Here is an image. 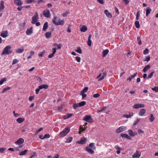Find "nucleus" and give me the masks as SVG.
I'll return each mask as SVG.
<instances>
[{
	"instance_id": "obj_1",
	"label": "nucleus",
	"mask_w": 158,
	"mask_h": 158,
	"mask_svg": "<svg viewBox=\"0 0 158 158\" xmlns=\"http://www.w3.org/2000/svg\"><path fill=\"white\" fill-rule=\"evenodd\" d=\"M95 144L94 143H90L88 146L85 147V150L86 152L90 154H94V150H95L96 148Z\"/></svg>"
},
{
	"instance_id": "obj_2",
	"label": "nucleus",
	"mask_w": 158,
	"mask_h": 158,
	"mask_svg": "<svg viewBox=\"0 0 158 158\" xmlns=\"http://www.w3.org/2000/svg\"><path fill=\"white\" fill-rule=\"evenodd\" d=\"M52 22L56 25H63L64 23V19H60L56 16L54 17L52 19Z\"/></svg>"
},
{
	"instance_id": "obj_3",
	"label": "nucleus",
	"mask_w": 158,
	"mask_h": 158,
	"mask_svg": "<svg viewBox=\"0 0 158 158\" xmlns=\"http://www.w3.org/2000/svg\"><path fill=\"white\" fill-rule=\"evenodd\" d=\"M11 46L10 45H8L6 46L4 49L2 55H8L11 53L12 52V51L11 49Z\"/></svg>"
},
{
	"instance_id": "obj_4",
	"label": "nucleus",
	"mask_w": 158,
	"mask_h": 158,
	"mask_svg": "<svg viewBox=\"0 0 158 158\" xmlns=\"http://www.w3.org/2000/svg\"><path fill=\"white\" fill-rule=\"evenodd\" d=\"M107 73L106 72L101 73L98 76L97 79H98V81H100L103 80L106 76Z\"/></svg>"
},
{
	"instance_id": "obj_5",
	"label": "nucleus",
	"mask_w": 158,
	"mask_h": 158,
	"mask_svg": "<svg viewBox=\"0 0 158 158\" xmlns=\"http://www.w3.org/2000/svg\"><path fill=\"white\" fill-rule=\"evenodd\" d=\"M70 129L68 127H66L60 133L61 137H62L65 136L69 131Z\"/></svg>"
},
{
	"instance_id": "obj_6",
	"label": "nucleus",
	"mask_w": 158,
	"mask_h": 158,
	"mask_svg": "<svg viewBox=\"0 0 158 158\" xmlns=\"http://www.w3.org/2000/svg\"><path fill=\"white\" fill-rule=\"evenodd\" d=\"M39 18V15L37 12H35L34 15L32 17V21L31 23L34 24L38 21Z\"/></svg>"
},
{
	"instance_id": "obj_7",
	"label": "nucleus",
	"mask_w": 158,
	"mask_h": 158,
	"mask_svg": "<svg viewBox=\"0 0 158 158\" xmlns=\"http://www.w3.org/2000/svg\"><path fill=\"white\" fill-rule=\"evenodd\" d=\"M83 120L89 123H91L93 122V119L90 115H86L84 117Z\"/></svg>"
},
{
	"instance_id": "obj_8",
	"label": "nucleus",
	"mask_w": 158,
	"mask_h": 158,
	"mask_svg": "<svg viewBox=\"0 0 158 158\" xmlns=\"http://www.w3.org/2000/svg\"><path fill=\"white\" fill-rule=\"evenodd\" d=\"M43 14L47 18H50L51 17V13L48 10H44L43 11Z\"/></svg>"
},
{
	"instance_id": "obj_9",
	"label": "nucleus",
	"mask_w": 158,
	"mask_h": 158,
	"mask_svg": "<svg viewBox=\"0 0 158 158\" xmlns=\"http://www.w3.org/2000/svg\"><path fill=\"white\" fill-rule=\"evenodd\" d=\"M126 129V127L125 126H121L117 128L116 130V132L117 133L125 131Z\"/></svg>"
},
{
	"instance_id": "obj_10",
	"label": "nucleus",
	"mask_w": 158,
	"mask_h": 158,
	"mask_svg": "<svg viewBox=\"0 0 158 158\" xmlns=\"http://www.w3.org/2000/svg\"><path fill=\"white\" fill-rule=\"evenodd\" d=\"M87 139L85 137L81 138L80 141H77L76 143L80 144H84L86 142Z\"/></svg>"
},
{
	"instance_id": "obj_11",
	"label": "nucleus",
	"mask_w": 158,
	"mask_h": 158,
	"mask_svg": "<svg viewBox=\"0 0 158 158\" xmlns=\"http://www.w3.org/2000/svg\"><path fill=\"white\" fill-rule=\"evenodd\" d=\"M8 35V32L7 30L2 31L0 33V36L3 38H6Z\"/></svg>"
},
{
	"instance_id": "obj_12",
	"label": "nucleus",
	"mask_w": 158,
	"mask_h": 158,
	"mask_svg": "<svg viewBox=\"0 0 158 158\" xmlns=\"http://www.w3.org/2000/svg\"><path fill=\"white\" fill-rule=\"evenodd\" d=\"M128 133L130 136L132 137H134L135 135H136L137 134V132H134L131 130H128Z\"/></svg>"
},
{
	"instance_id": "obj_13",
	"label": "nucleus",
	"mask_w": 158,
	"mask_h": 158,
	"mask_svg": "<svg viewBox=\"0 0 158 158\" xmlns=\"http://www.w3.org/2000/svg\"><path fill=\"white\" fill-rule=\"evenodd\" d=\"M144 107V105L143 104H137L134 105L133 107L134 108L137 109L139 108Z\"/></svg>"
},
{
	"instance_id": "obj_14",
	"label": "nucleus",
	"mask_w": 158,
	"mask_h": 158,
	"mask_svg": "<svg viewBox=\"0 0 158 158\" xmlns=\"http://www.w3.org/2000/svg\"><path fill=\"white\" fill-rule=\"evenodd\" d=\"M24 140L23 138H21L18 139L15 142V143L17 145H20L23 143Z\"/></svg>"
},
{
	"instance_id": "obj_15",
	"label": "nucleus",
	"mask_w": 158,
	"mask_h": 158,
	"mask_svg": "<svg viewBox=\"0 0 158 158\" xmlns=\"http://www.w3.org/2000/svg\"><path fill=\"white\" fill-rule=\"evenodd\" d=\"M141 155L140 152L137 151L133 156L132 158H139Z\"/></svg>"
},
{
	"instance_id": "obj_16",
	"label": "nucleus",
	"mask_w": 158,
	"mask_h": 158,
	"mask_svg": "<svg viewBox=\"0 0 158 158\" xmlns=\"http://www.w3.org/2000/svg\"><path fill=\"white\" fill-rule=\"evenodd\" d=\"M14 2L17 5L20 6L23 4L21 0H14Z\"/></svg>"
},
{
	"instance_id": "obj_17",
	"label": "nucleus",
	"mask_w": 158,
	"mask_h": 158,
	"mask_svg": "<svg viewBox=\"0 0 158 158\" xmlns=\"http://www.w3.org/2000/svg\"><path fill=\"white\" fill-rule=\"evenodd\" d=\"M33 33V28L31 27L30 29H27L26 31V34L27 35H30Z\"/></svg>"
},
{
	"instance_id": "obj_18",
	"label": "nucleus",
	"mask_w": 158,
	"mask_h": 158,
	"mask_svg": "<svg viewBox=\"0 0 158 158\" xmlns=\"http://www.w3.org/2000/svg\"><path fill=\"white\" fill-rule=\"evenodd\" d=\"M104 13L108 17L110 18L112 17V15L111 13L109 12L108 10H105Z\"/></svg>"
},
{
	"instance_id": "obj_19",
	"label": "nucleus",
	"mask_w": 158,
	"mask_h": 158,
	"mask_svg": "<svg viewBox=\"0 0 158 158\" xmlns=\"http://www.w3.org/2000/svg\"><path fill=\"white\" fill-rule=\"evenodd\" d=\"M87 30V27L85 25H83L81 26L80 29V31L81 32H85Z\"/></svg>"
},
{
	"instance_id": "obj_20",
	"label": "nucleus",
	"mask_w": 158,
	"mask_h": 158,
	"mask_svg": "<svg viewBox=\"0 0 158 158\" xmlns=\"http://www.w3.org/2000/svg\"><path fill=\"white\" fill-rule=\"evenodd\" d=\"M151 66L150 65L148 64L145 66L143 70V71L144 73H146L147 71L150 68Z\"/></svg>"
},
{
	"instance_id": "obj_21",
	"label": "nucleus",
	"mask_w": 158,
	"mask_h": 158,
	"mask_svg": "<svg viewBox=\"0 0 158 158\" xmlns=\"http://www.w3.org/2000/svg\"><path fill=\"white\" fill-rule=\"evenodd\" d=\"M48 22H46L44 24L42 30L43 31H45L46 30L48 27Z\"/></svg>"
},
{
	"instance_id": "obj_22",
	"label": "nucleus",
	"mask_w": 158,
	"mask_h": 158,
	"mask_svg": "<svg viewBox=\"0 0 158 158\" xmlns=\"http://www.w3.org/2000/svg\"><path fill=\"white\" fill-rule=\"evenodd\" d=\"M4 2L3 1H1L0 4V11H2L4 8Z\"/></svg>"
},
{
	"instance_id": "obj_23",
	"label": "nucleus",
	"mask_w": 158,
	"mask_h": 158,
	"mask_svg": "<svg viewBox=\"0 0 158 158\" xmlns=\"http://www.w3.org/2000/svg\"><path fill=\"white\" fill-rule=\"evenodd\" d=\"M25 120L24 118H19L16 119V121L19 123H21Z\"/></svg>"
},
{
	"instance_id": "obj_24",
	"label": "nucleus",
	"mask_w": 158,
	"mask_h": 158,
	"mask_svg": "<svg viewBox=\"0 0 158 158\" xmlns=\"http://www.w3.org/2000/svg\"><path fill=\"white\" fill-rule=\"evenodd\" d=\"M146 112V110L145 109H141L139 111V115L140 116L143 115Z\"/></svg>"
},
{
	"instance_id": "obj_25",
	"label": "nucleus",
	"mask_w": 158,
	"mask_h": 158,
	"mask_svg": "<svg viewBox=\"0 0 158 158\" xmlns=\"http://www.w3.org/2000/svg\"><path fill=\"white\" fill-rule=\"evenodd\" d=\"M39 86L40 89H47L48 88V86L47 84H44L41 85Z\"/></svg>"
},
{
	"instance_id": "obj_26",
	"label": "nucleus",
	"mask_w": 158,
	"mask_h": 158,
	"mask_svg": "<svg viewBox=\"0 0 158 158\" xmlns=\"http://www.w3.org/2000/svg\"><path fill=\"white\" fill-rule=\"evenodd\" d=\"M91 35H90L89 36L87 41V44L89 46H91V45L92 42L91 40Z\"/></svg>"
},
{
	"instance_id": "obj_27",
	"label": "nucleus",
	"mask_w": 158,
	"mask_h": 158,
	"mask_svg": "<svg viewBox=\"0 0 158 158\" xmlns=\"http://www.w3.org/2000/svg\"><path fill=\"white\" fill-rule=\"evenodd\" d=\"M121 136L122 137L126 138L128 139H131V138L127 134H122L121 135Z\"/></svg>"
},
{
	"instance_id": "obj_28",
	"label": "nucleus",
	"mask_w": 158,
	"mask_h": 158,
	"mask_svg": "<svg viewBox=\"0 0 158 158\" xmlns=\"http://www.w3.org/2000/svg\"><path fill=\"white\" fill-rule=\"evenodd\" d=\"M109 52V50L108 49H106L104 50L102 52V56L103 57H105L106 55Z\"/></svg>"
},
{
	"instance_id": "obj_29",
	"label": "nucleus",
	"mask_w": 158,
	"mask_h": 158,
	"mask_svg": "<svg viewBox=\"0 0 158 158\" xmlns=\"http://www.w3.org/2000/svg\"><path fill=\"white\" fill-rule=\"evenodd\" d=\"M11 88L10 87H7L4 88L2 91V93H4L6 92L8 90H10L11 89Z\"/></svg>"
},
{
	"instance_id": "obj_30",
	"label": "nucleus",
	"mask_w": 158,
	"mask_h": 158,
	"mask_svg": "<svg viewBox=\"0 0 158 158\" xmlns=\"http://www.w3.org/2000/svg\"><path fill=\"white\" fill-rule=\"evenodd\" d=\"M24 50L23 48H18L16 50V52L18 53H20L22 52Z\"/></svg>"
},
{
	"instance_id": "obj_31",
	"label": "nucleus",
	"mask_w": 158,
	"mask_h": 158,
	"mask_svg": "<svg viewBox=\"0 0 158 158\" xmlns=\"http://www.w3.org/2000/svg\"><path fill=\"white\" fill-rule=\"evenodd\" d=\"M45 53V50H43L42 51L40 52H39L38 54V56L40 57H42Z\"/></svg>"
},
{
	"instance_id": "obj_32",
	"label": "nucleus",
	"mask_w": 158,
	"mask_h": 158,
	"mask_svg": "<svg viewBox=\"0 0 158 158\" xmlns=\"http://www.w3.org/2000/svg\"><path fill=\"white\" fill-rule=\"evenodd\" d=\"M73 140V138L72 137H70L67 138L66 139V141L65 142L66 143H70Z\"/></svg>"
},
{
	"instance_id": "obj_33",
	"label": "nucleus",
	"mask_w": 158,
	"mask_h": 158,
	"mask_svg": "<svg viewBox=\"0 0 158 158\" xmlns=\"http://www.w3.org/2000/svg\"><path fill=\"white\" fill-rule=\"evenodd\" d=\"M45 36L47 38H50L51 36V32H47L45 33Z\"/></svg>"
},
{
	"instance_id": "obj_34",
	"label": "nucleus",
	"mask_w": 158,
	"mask_h": 158,
	"mask_svg": "<svg viewBox=\"0 0 158 158\" xmlns=\"http://www.w3.org/2000/svg\"><path fill=\"white\" fill-rule=\"evenodd\" d=\"M72 115V114H66L64 117V119H67L70 117H71Z\"/></svg>"
},
{
	"instance_id": "obj_35",
	"label": "nucleus",
	"mask_w": 158,
	"mask_h": 158,
	"mask_svg": "<svg viewBox=\"0 0 158 158\" xmlns=\"http://www.w3.org/2000/svg\"><path fill=\"white\" fill-rule=\"evenodd\" d=\"M28 151V150H25L23 151L20 152L19 153V155L20 156H23L25 155L27 152Z\"/></svg>"
},
{
	"instance_id": "obj_36",
	"label": "nucleus",
	"mask_w": 158,
	"mask_h": 158,
	"mask_svg": "<svg viewBox=\"0 0 158 158\" xmlns=\"http://www.w3.org/2000/svg\"><path fill=\"white\" fill-rule=\"evenodd\" d=\"M135 27L136 28H138L140 27V25L139 21H135Z\"/></svg>"
},
{
	"instance_id": "obj_37",
	"label": "nucleus",
	"mask_w": 158,
	"mask_h": 158,
	"mask_svg": "<svg viewBox=\"0 0 158 158\" xmlns=\"http://www.w3.org/2000/svg\"><path fill=\"white\" fill-rule=\"evenodd\" d=\"M75 51L76 52H77L80 54L82 53V50L81 49V48L79 47H77V49H76L75 50Z\"/></svg>"
},
{
	"instance_id": "obj_38",
	"label": "nucleus",
	"mask_w": 158,
	"mask_h": 158,
	"mask_svg": "<svg viewBox=\"0 0 158 158\" xmlns=\"http://www.w3.org/2000/svg\"><path fill=\"white\" fill-rule=\"evenodd\" d=\"M137 73H134L133 75H131V77L127 79V80L131 81L136 75Z\"/></svg>"
},
{
	"instance_id": "obj_39",
	"label": "nucleus",
	"mask_w": 158,
	"mask_h": 158,
	"mask_svg": "<svg viewBox=\"0 0 158 158\" xmlns=\"http://www.w3.org/2000/svg\"><path fill=\"white\" fill-rule=\"evenodd\" d=\"M7 80L6 78H2L0 81V85H2L3 83L5 81H6Z\"/></svg>"
},
{
	"instance_id": "obj_40",
	"label": "nucleus",
	"mask_w": 158,
	"mask_h": 158,
	"mask_svg": "<svg viewBox=\"0 0 158 158\" xmlns=\"http://www.w3.org/2000/svg\"><path fill=\"white\" fill-rule=\"evenodd\" d=\"M53 46L57 47V49H60L62 45L61 44H58L56 43H55L53 44Z\"/></svg>"
},
{
	"instance_id": "obj_41",
	"label": "nucleus",
	"mask_w": 158,
	"mask_h": 158,
	"mask_svg": "<svg viewBox=\"0 0 158 158\" xmlns=\"http://www.w3.org/2000/svg\"><path fill=\"white\" fill-rule=\"evenodd\" d=\"M149 119L151 122H152L153 121L154 119V118L152 114H151Z\"/></svg>"
},
{
	"instance_id": "obj_42",
	"label": "nucleus",
	"mask_w": 158,
	"mask_h": 158,
	"mask_svg": "<svg viewBox=\"0 0 158 158\" xmlns=\"http://www.w3.org/2000/svg\"><path fill=\"white\" fill-rule=\"evenodd\" d=\"M86 104V102L85 101H82L80 103H78L79 107L82 106H84Z\"/></svg>"
},
{
	"instance_id": "obj_43",
	"label": "nucleus",
	"mask_w": 158,
	"mask_h": 158,
	"mask_svg": "<svg viewBox=\"0 0 158 158\" xmlns=\"http://www.w3.org/2000/svg\"><path fill=\"white\" fill-rule=\"evenodd\" d=\"M88 89V88L87 87H85L83 89V90L81 92V93H84L87 91Z\"/></svg>"
},
{
	"instance_id": "obj_44",
	"label": "nucleus",
	"mask_w": 158,
	"mask_h": 158,
	"mask_svg": "<svg viewBox=\"0 0 158 158\" xmlns=\"http://www.w3.org/2000/svg\"><path fill=\"white\" fill-rule=\"evenodd\" d=\"M26 25L25 22H24L23 24H20L19 25V26L20 27L21 29H23L24 27Z\"/></svg>"
},
{
	"instance_id": "obj_45",
	"label": "nucleus",
	"mask_w": 158,
	"mask_h": 158,
	"mask_svg": "<svg viewBox=\"0 0 158 158\" xmlns=\"http://www.w3.org/2000/svg\"><path fill=\"white\" fill-rule=\"evenodd\" d=\"M151 10L150 9H147L146 11V15L147 16L150 13Z\"/></svg>"
},
{
	"instance_id": "obj_46",
	"label": "nucleus",
	"mask_w": 158,
	"mask_h": 158,
	"mask_svg": "<svg viewBox=\"0 0 158 158\" xmlns=\"http://www.w3.org/2000/svg\"><path fill=\"white\" fill-rule=\"evenodd\" d=\"M133 115V113H132L131 114H129V115H127V114L124 115H123V116L127 118H130L131 116H132Z\"/></svg>"
},
{
	"instance_id": "obj_47",
	"label": "nucleus",
	"mask_w": 158,
	"mask_h": 158,
	"mask_svg": "<svg viewBox=\"0 0 158 158\" xmlns=\"http://www.w3.org/2000/svg\"><path fill=\"white\" fill-rule=\"evenodd\" d=\"M6 149L5 148H0V152L1 153H3L4 152Z\"/></svg>"
},
{
	"instance_id": "obj_48",
	"label": "nucleus",
	"mask_w": 158,
	"mask_h": 158,
	"mask_svg": "<svg viewBox=\"0 0 158 158\" xmlns=\"http://www.w3.org/2000/svg\"><path fill=\"white\" fill-rule=\"evenodd\" d=\"M138 44L140 45L142 44V42L141 39L139 37H138L137 39Z\"/></svg>"
},
{
	"instance_id": "obj_49",
	"label": "nucleus",
	"mask_w": 158,
	"mask_h": 158,
	"mask_svg": "<svg viewBox=\"0 0 158 158\" xmlns=\"http://www.w3.org/2000/svg\"><path fill=\"white\" fill-rule=\"evenodd\" d=\"M152 90L155 91L156 92H158V86H155L153 88H152Z\"/></svg>"
},
{
	"instance_id": "obj_50",
	"label": "nucleus",
	"mask_w": 158,
	"mask_h": 158,
	"mask_svg": "<svg viewBox=\"0 0 158 158\" xmlns=\"http://www.w3.org/2000/svg\"><path fill=\"white\" fill-rule=\"evenodd\" d=\"M154 73V72H153L151 73L148 75V78H151L153 76V74Z\"/></svg>"
},
{
	"instance_id": "obj_51",
	"label": "nucleus",
	"mask_w": 158,
	"mask_h": 158,
	"mask_svg": "<svg viewBox=\"0 0 158 158\" xmlns=\"http://www.w3.org/2000/svg\"><path fill=\"white\" fill-rule=\"evenodd\" d=\"M100 96L99 94H96L93 95V97L94 98H97Z\"/></svg>"
},
{
	"instance_id": "obj_52",
	"label": "nucleus",
	"mask_w": 158,
	"mask_h": 158,
	"mask_svg": "<svg viewBox=\"0 0 158 158\" xmlns=\"http://www.w3.org/2000/svg\"><path fill=\"white\" fill-rule=\"evenodd\" d=\"M79 104L78 103H76V104H74V105H73V108L74 109H76L77 107H79Z\"/></svg>"
},
{
	"instance_id": "obj_53",
	"label": "nucleus",
	"mask_w": 158,
	"mask_h": 158,
	"mask_svg": "<svg viewBox=\"0 0 158 158\" xmlns=\"http://www.w3.org/2000/svg\"><path fill=\"white\" fill-rule=\"evenodd\" d=\"M76 60L78 62H80L81 60V58L78 56H76L75 57Z\"/></svg>"
},
{
	"instance_id": "obj_54",
	"label": "nucleus",
	"mask_w": 158,
	"mask_h": 158,
	"mask_svg": "<svg viewBox=\"0 0 158 158\" xmlns=\"http://www.w3.org/2000/svg\"><path fill=\"white\" fill-rule=\"evenodd\" d=\"M18 61H19L18 60L16 59H14L13 61L12 64H14L16 63H17V62H18Z\"/></svg>"
},
{
	"instance_id": "obj_55",
	"label": "nucleus",
	"mask_w": 158,
	"mask_h": 158,
	"mask_svg": "<svg viewBox=\"0 0 158 158\" xmlns=\"http://www.w3.org/2000/svg\"><path fill=\"white\" fill-rule=\"evenodd\" d=\"M148 53V50L147 48H146L143 51V53L145 55L147 54Z\"/></svg>"
},
{
	"instance_id": "obj_56",
	"label": "nucleus",
	"mask_w": 158,
	"mask_h": 158,
	"mask_svg": "<svg viewBox=\"0 0 158 158\" xmlns=\"http://www.w3.org/2000/svg\"><path fill=\"white\" fill-rule=\"evenodd\" d=\"M50 137V135L49 134H45L44 136V139L45 138H49Z\"/></svg>"
},
{
	"instance_id": "obj_57",
	"label": "nucleus",
	"mask_w": 158,
	"mask_h": 158,
	"mask_svg": "<svg viewBox=\"0 0 158 158\" xmlns=\"http://www.w3.org/2000/svg\"><path fill=\"white\" fill-rule=\"evenodd\" d=\"M34 98V96H30L29 97L28 100L30 101L31 102Z\"/></svg>"
},
{
	"instance_id": "obj_58",
	"label": "nucleus",
	"mask_w": 158,
	"mask_h": 158,
	"mask_svg": "<svg viewBox=\"0 0 158 158\" xmlns=\"http://www.w3.org/2000/svg\"><path fill=\"white\" fill-rule=\"evenodd\" d=\"M69 13V12L66 11L64 13L62 14V16L64 17H65Z\"/></svg>"
},
{
	"instance_id": "obj_59",
	"label": "nucleus",
	"mask_w": 158,
	"mask_h": 158,
	"mask_svg": "<svg viewBox=\"0 0 158 158\" xmlns=\"http://www.w3.org/2000/svg\"><path fill=\"white\" fill-rule=\"evenodd\" d=\"M52 50L53 52L52 53L55 54L56 51V48H52Z\"/></svg>"
},
{
	"instance_id": "obj_60",
	"label": "nucleus",
	"mask_w": 158,
	"mask_h": 158,
	"mask_svg": "<svg viewBox=\"0 0 158 158\" xmlns=\"http://www.w3.org/2000/svg\"><path fill=\"white\" fill-rule=\"evenodd\" d=\"M139 121V120L138 119H137L136 121L134 122L133 125L134 126L137 124Z\"/></svg>"
},
{
	"instance_id": "obj_61",
	"label": "nucleus",
	"mask_w": 158,
	"mask_h": 158,
	"mask_svg": "<svg viewBox=\"0 0 158 158\" xmlns=\"http://www.w3.org/2000/svg\"><path fill=\"white\" fill-rule=\"evenodd\" d=\"M150 57L149 56H147L145 60V61L148 62L150 60Z\"/></svg>"
},
{
	"instance_id": "obj_62",
	"label": "nucleus",
	"mask_w": 158,
	"mask_h": 158,
	"mask_svg": "<svg viewBox=\"0 0 158 158\" xmlns=\"http://www.w3.org/2000/svg\"><path fill=\"white\" fill-rule=\"evenodd\" d=\"M123 1L126 4H127L129 3L130 0H123Z\"/></svg>"
},
{
	"instance_id": "obj_63",
	"label": "nucleus",
	"mask_w": 158,
	"mask_h": 158,
	"mask_svg": "<svg viewBox=\"0 0 158 158\" xmlns=\"http://www.w3.org/2000/svg\"><path fill=\"white\" fill-rule=\"evenodd\" d=\"M54 54L52 53V54H50L48 56V57L49 58H51L54 56Z\"/></svg>"
},
{
	"instance_id": "obj_64",
	"label": "nucleus",
	"mask_w": 158,
	"mask_h": 158,
	"mask_svg": "<svg viewBox=\"0 0 158 158\" xmlns=\"http://www.w3.org/2000/svg\"><path fill=\"white\" fill-rule=\"evenodd\" d=\"M81 95L82 96V98L83 99L84 98H85L86 97V95L84 94V93H81Z\"/></svg>"
}]
</instances>
